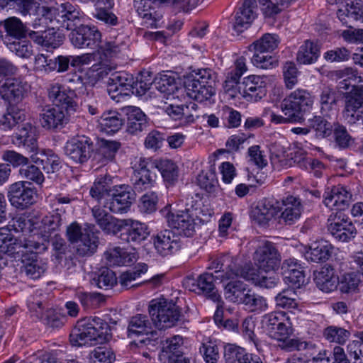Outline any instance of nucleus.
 <instances>
[{"instance_id":"nucleus-52","label":"nucleus","mask_w":363,"mask_h":363,"mask_svg":"<svg viewBox=\"0 0 363 363\" xmlns=\"http://www.w3.org/2000/svg\"><path fill=\"white\" fill-rule=\"evenodd\" d=\"M96 1V6L97 7L96 13H95V17L104 21L106 23L114 26L117 23V18L116 16L112 13H109L108 10L111 9L113 5V0H94Z\"/></svg>"},{"instance_id":"nucleus-37","label":"nucleus","mask_w":363,"mask_h":363,"mask_svg":"<svg viewBox=\"0 0 363 363\" xmlns=\"http://www.w3.org/2000/svg\"><path fill=\"white\" fill-rule=\"evenodd\" d=\"M154 168L157 169L167 185H174L179 178L178 166L169 159H160L152 161Z\"/></svg>"},{"instance_id":"nucleus-4","label":"nucleus","mask_w":363,"mask_h":363,"mask_svg":"<svg viewBox=\"0 0 363 363\" xmlns=\"http://www.w3.org/2000/svg\"><path fill=\"white\" fill-rule=\"evenodd\" d=\"M148 311L153 324L159 330L173 327L181 318L179 306L164 298L152 299L149 303Z\"/></svg>"},{"instance_id":"nucleus-12","label":"nucleus","mask_w":363,"mask_h":363,"mask_svg":"<svg viewBox=\"0 0 363 363\" xmlns=\"http://www.w3.org/2000/svg\"><path fill=\"white\" fill-rule=\"evenodd\" d=\"M149 235L147 225L145 223L130 218L123 219L119 239L123 243L131 246L140 245Z\"/></svg>"},{"instance_id":"nucleus-11","label":"nucleus","mask_w":363,"mask_h":363,"mask_svg":"<svg viewBox=\"0 0 363 363\" xmlns=\"http://www.w3.org/2000/svg\"><path fill=\"white\" fill-rule=\"evenodd\" d=\"M106 206L113 213H127L135 199L131 187L125 184L114 186Z\"/></svg>"},{"instance_id":"nucleus-43","label":"nucleus","mask_w":363,"mask_h":363,"mask_svg":"<svg viewBox=\"0 0 363 363\" xmlns=\"http://www.w3.org/2000/svg\"><path fill=\"white\" fill-rule=\"evenodd\" d=\"M152 323L145 315L138 314L131 318L128 328V335L133 337L140 335L152 333Z\"/></svg>"},{"instance_id":"nucleus-62","label":"nucleus","mask_w":363,"mask_h":363,"mask_svg":"<svg viewBox=\"0 0 363 363\" xmlns=\"http://www.w3.org/2000/svg\"><path fill=\"white\" fill-rule=\"evenodd\" d=\"M116 356L113 351L108 347H97L89 354L91 363H113Z\"/></svg>"},{"instance_id":"nucleus-47","label":"nucleus","mask_w":363,"mask_h":363,"mask_svg":"<svg viewBox=\"0 0 363 363\" xmlns=\"http://www.w3.org/2000/svg\"><path fill=\"white\" fill-rule=\"evenodd\" d=\"M196 104L190 102L188 104L174 105L169 104L164 107V110L172 119L177 121L184 118L187 121H193L194 116L191 113L196 110Z\"/></svg>"},{"instance_id":"nucleus-16","label":"nucleus","mask_w":363,"mask_h":363,"mask_svg":"<svg viewBox=\"0 0 363 363\" xmlns=\"http://www.w3.org/2000/svg\"><path fill=\"white\" fill-rule=\"evenodd\" d=\"M186 0H139L134 1V7L138 14L143 18L152 20V24L162 17V5H177Z\"/></svg>"},{"instance_id":"nucleus-8","label":"nucleus","mask_w":363,"mask_h":363,"mask_svg":"<svg viewBox=\"0 0 363 363\" xmlns=\"http://www.w3.org/2000/svg\"><path fill=\"white\" fill-rule=\"evenodd\" d=\"M253 261L257 266V270L265 273L274 272L280 264V255L275 245L270 241H263L259 243L253 255Z\"/></svg>"},{"instance_id":"nucleus-7","label":"nucleus","mask_w":363,"mask_h":363,"mask_svg":"<svg viewBox=\"0 0 363 363\" xmlns=\"http://www.w3.org/2000/svg\"><path fill=\"white\" fill-rule=\"evenodd\" d=\"M262 328L273 339L285 341L294 333L290 318L284 312L265 314L261 320Z\"/></svg>"},{"instance_id":"nucleus-48","label":"nucleus","mask_w":363,"mask_h":363,"mask_svg":"<svg viewBox=\"0 0 363 363\" xmlns=\"http://www.w3.org/2000/svg\"><path fill=\"white\" fill-rule=\"evenodd\" d=\"M128 47V44L122 38L117 37L114 40L110 39L106 40L104 42L101 41L98 52L106 57H113L125 51Z\"/></svg>"},{"instance_id":"nucleus-56","label":"nucleus","mask_w":363,"mask_h":363,"mask_svg":"<svg viewBox=\"0 0 363 363\" xmlns=\"http://www.w3.org/2000/svg\"><path fill=\"white\" fill-rule=\"evenodd\" d=\"M75 296L84 309L96 308L106 300L104 295L99 293L79 291Z\"/></svg>"},{"instance_id":"nucleus-60","label":"nucleus","mask_w":363,"mask_h":363,"mask_svg":"<svg viewBox=\"0 0 363 363\" xmlns=\"http://www.w3.org/2000/svg\"><path fill=\"white\" fill-rule=\"evenodd\" d=\"M116 283V274L108 269L101 270V273L91 280L92 285H96L98 288L105 290L112 288Z\"/></svg>"},{"instance_id":"nucleus-34","label":"nucleus","mask_w":363,"mask_h":363,"mask_svg":"<svg viewBox=\"0 0 363 363\" xmlns=\"http://www.w3.org/2000/svg\"><path fill=\"white\" fill-rule=\"evenodd\" d=\"M284 210L281 214V219L286 225H293L299 220L302 205L298 198L288 196L282 200Z\"/></svg>"},{"instance_id":"nucleus-39","label":"nucleus","mask_w":363,"mask_h":363,"mask_svg":"<svg viewBox=\"0 0 363 363\" xmlns=\"http://www.w3.org/2000/svg\"><path fill=\"white\" fill-rule=\"evenodd\" d=\"M186 94L200 103L209 100L215 94L212 84L200 82H185Z\"/></svg>"},{"instance_id":"nucleus-9","label":"nucleus","mask_w":363,"mask_h":363,"mask_svg":"<svg viewBox=\"0 0 363 363\" xmlns=\"http://www.w3.org/2000/svg\"><path fill=\"white\" fill-rule=\"evenodd\" d=\"M101 33L94 26L80 25L69 34V39L74 48L84 49H99Z\"/></svg>"},{"instance_id":"nucleus-14","label":"nucleus","mask_w":363,"mask_h":363,"mask_svg":"<svg viewBox=\"0 0 363 363\" xmlns=\"http://www.w3.org/2000/svg\"><path fill=\"white\" fill-rule=\"evenodd\" d=\"M37 193L34 188L26 186L25 182H16L9 186L8 198L11 204L18 209H26L34 204Z\"/></svg>"},{"instance_id":"nucleus-53","label":"nucleus","mask_w":363,"mask_h":363,"mask_svg":"<svg viewBox=\"0 0 363 363\" xmlns=\"http://www.w3.org/2000/svg\"><path fill=\"white\" fill-rule=\"evenodd\" d=\"M7 48L22 58H29L33 55V47L26 38H21L4 43Z\"/></svg>"},{"instance_id":"nucleus-64","label":"nucleus","mask_w":363,"mask_h":363,"mask_svg":"<svg viewBox=\"0 0 363 363\" xmlns=\"http://www.w3.org/2000/svg\"><path fill=\"white\" fill-rule=\"evenodd\" d=\"M247 354L244 348L233 344L227 345L224 350L227 363H242Z\"/></svg>"},{"instance_id":"nucleus-19","label":"nucleus","mask_w":363,"mask_h":363,"mask_svg":"<svg viewBox=\"0 0 363 363\" xmlns=\"http://www.w3.org/2000/svg\"><path fill=\"white\" fill-rule=\"evenodd\" d=\"M351 199L352 194L347 188L337 185L325 191L323 203L330 210L341 213L348 208Z\"/></svg>"},{"instance_id":"nucleus-54","label":"nucleus","mask_w":363,"mask_h":363,"mask_svg":"<svg viewBox=\"0 0 363 363\" xmlns=\"http://www.w3.org/2000/svg\"><path fill=\"white\" fill-rule=\"evenodd\" d=\"M280 40L277 35L266 33L251 45L255 52H271L277 48Z\"/></svg>"},{"instance_id":"nucleus-58","label":"nucleus","mask_w":363,"mask_h":363,"mask_svg":"<svg viewBox=\"0 0 363 363\" xmlns=\"http://www.w3.org/2000/svg\"><path fill=\"white\" fill-rule=\"evenodd\" d=\"M43 7H48V6H40L37 0H15L13 8H16L22 15H33L35 18L33 19V22L38 18H40V15L38 14V9ZM33 23H32V25Z\"/></svg>"},{"instance_id":"nucleus-50","label":"nucleus","mask_w":363,"mask_h":363,"mask_svg":"<svg viewBox=\"0 0 363 363\" xmlns=\"http://www.w3.org/2000/svg\"><path fill=\"white\" fill-rule=\"evenodd\" d=\"M19 176L25 179L26 184H35L42 185L45 181V177L42 171L34 164H30L21 167L18 171Z\"/></svg>"},{"instance_id":"nucleus-3","label":"nucleus","mask_w":363,"mask_h":363,"mask_svg":"<svg viewBox=\"0 0 363 363\" xmlns=\"http://www.w3.org/2000/svg\"><path fill=\"white\" fill-rule=\"evenodd\" d=\"M111 337L110 328L103 319L95 317L87 322L78 321L69 335V341L74 346L87 344H102Z\"/></svg>"},{"instance_id":"nucleus-61","label":"nucleus","mask_w":363,"mask_h":363,"mask_svg":"<svg viewBox=\"0 0 363 363\" xmlns=\"http://www.w3.org/2000/svg\"><path fill=\"white\" fill-rule=\"evenodd\" d=\"M241 303L244 304L247 309L252 312L262 311L267 308L266 299L262 296L252 293L250 290L247 291Z\"/></svg>"},{"instance_id":"nucleus-20","label":"nucleus","mask_w":363,"mask_h":363,"mask_svg":"<svg viewBox=\"0 0 363 363\" xmlns=\"http://www.w3.org/2000/svg\"><path fill=\"white\" fill-rule=\"evenodd\" d=\"M41 295V293L37 292L31 296L28 301V307L30 311H35L37 316L42 319L48 326L52 328H60L62 326L63 322L53 310L48 309L45 313L43 312L45 300L40 297Z\"/></svg>"},{"instance_id":"nucleus-6","label":"nucleus","mask_w":363,"mask_h":363,"mask_svg":"<svg viewBox=\"0 0 363 363\" xmlns=\"http://www.w3.org/2000/svg\"><path fill=\"white\" fill-rule=\"evenodd\" d=\"M314 96L307 89L298 88L291 91L282 101L281 109L294 121H303V115L310 111L314 103Z\"/></svg>"},{"instance_id":"nucleus-10","label":"nucleus","mask_w":363,"mask_h":363,"mask_svg":"<svg viewBox=\"0 0 363 363\" xmlns=\"http://www.w3.org/2000/svg\"><path fill=\"white\" fill-rule=\"evenodd\" d=\"M94 151L91 140L84 135L69 140L65 146V153L76 164H84L91 157Z\"/></svg>"},{"instance_id":"nucleus-59","label":"nucleus","mask_w":363,"mask_h":363,"mask_svg":"<svg viewBox=\"0 0 363 363\" xmlns=\"http://www.w3.org/2000/svg\"><path fill=\"white\" fill-rule=\"evenodd\" d=\"M297 294L293 289H284L275 297L276 305L279 308L294 309L298 306Z\"/></svg>"},{"instance_id":"nucleus-35","label":"nucleus","mask_w":363,"mask_h":363,"mask_svg":"<svg viewBox=\"0 0 363 363\" xmlns=\"http://www.w3.org/2000/svg\"><path fill=\"white\" fill-rule=\"evenodd\" d=\"M127 115V130L131 134H136L145 130L148 126L146 115L140 108L128 106L125 108Z\"/></svg>"},{"instance_id":"nucleus-17","label":"nucleus","mask_w":363,"mask_h":363,"mask_svg":"<svg viewBox=\"0 0 363 363\" xmlns=\"http://www.w3.org/2000/svg\"><path fill=\"white\" fill-rule=\"evenodd\" d=\"M267 80L265 75H250L243 79L240 89L243 98L250 102H257L267 94Z\"/></svg>"},{"instance_id":"nucleus-38","label":"nucleus","mask_w":363,"mask_h":363,"mask_svg":"<svg viewBox=\"0 0 363 363\" xmlns=\"http://www.w3.org/2000/svg\"><path fill=\"white\" fill-rule=\"evenodd\" d=\"M193 286L196 287L194 291L197 290L199 294H204L214 302H218L221 298L216 290L213 274L206 272L199 275Z\"/></svg>"},{"instance_id":"nucleus-57","label":"nucleus","mask_w":363,"mask_h":363,"mask_svg":"<svg viewBox=\"0 0 363 363\" xmlns=\"http://www.w3.org/2000/svg\"><path fill=\"white\" fill-rule=\"evenodd\" d=\"M323 335L330 342L343 345L349 339L350 332L343 328L330 325L324 329Z\"/></svg>"},{"instance_id":"nucleus-51","label":"nucleus","mask_w":363,"mask_h":363,"mask_svg":"<svg viewBox=\"0 0 363 363\" xmlns=\"http://www.w3.org/2000/svg\"><path fill=\"white\" fill-rule=\"evenodd\" d=\"M362 281L358 273L344 274L338 281L340 290L342 294H354L359 291Z\"/></svg>"},{"instance_id":"nucleus-24","label":"nucleus","mask_w":363,"mask_h":363,"mask_svg":"<svg viewBox=\"0 0 363 363\" xmlns=\"http://www.w3.org/2000/svg\"><path fill=\"white\" fill-rule=\"evenodd\" d=\"M328 230L336 240L341 242H348L356 235L354 225L342 213L335 214L334 222L329 225Z\"/></svg>"},{"instance_id":"nucleus-63","label":"nucleus","mask_w":363,"mask_h":363,"mask_svg":"<svg viewBox=\"0 0 363 363\" xmlns=\"http://www.w3.org/2000/svg\"><path fill=\"white\" fill-rule=\"evenodd\" d=\"M61 225V216L58 213L47 216L43 218L41 222V233L44 241H46L50 235L58 230Z\"/></svg>"},{"instance_id":"nucleus-55","label":"nucleus","mask_w":363,"mask_h":363,"mask_svg":"<svg viewBox=\"0 0 363 363\" xmlns=\"http://www.w3.org/2000/svg\"><path fill=\"white\" fill-rule=\"evenodd\" d=\"M339 98L340 95L335 89L330 87L323 89L320 94L322 113H327L336 108Z\"/></svg>"},{"instance_id":"nucleus-21","label":"nucleus","mask_w":363,"mask_h":363,"mask_svg":"<svg viewBox=\"0 0 363 363\" xmlns=\"http://www.w3.org/2000/svg\"><path fill=\"white\" fill-rule=\"evenodd\" d=\"M30 85L21 79L9 78L0 82V94L9 102L19 101L27 94Z\"/></svg>"},{"instance_id":"nucleus-40","label":"nucleus","mask_w":363,"mask_h":363,"mask_svg":"<svg viewBox=\"0 0 363 363\" xmlns=\"http://www.w3.org/2000/svg\"><path fill=\"white\" fill-rule=\"evenodd\" d=\"M277 203L264 199L257 206L254 214L255 220L262 225H267L279 212Z\"/></svg>"},{"instance_id":"nucleus-18","label":"nucleus","mask_w":363,"mask_h":363,"mask_svg":"<svg viewBox=\"0 0 363 363\" xmlns=\"http://www.w3.org/2000/svg\"><path fill=\"white\" fill-rule=\"evenodd\" d=\"M154 163L149 159L140 158L134 171L133 186L138 191H143L152 187L155 182L156 174L152 170Z\"/></svg>"},{"instance_id":"nucleus-1","label":"nucleus","mask_w":363,"mask_h":363,"mask_svg":"<svg viewBox=\"0 0 363 363\" xmlns=\"http://www.w3.org/2000/svg\"><path fill=\"white\" fill-rule=\"evenodd\" d=\"M184 205V210L172 212L167 208L163 213L169 226L179 230L186 237H191L195 232L198 223H203L209 219L213 211L203 204L199 194L188 196L181 201Z\"/></svg>"},{"instance_id":"nucleus-30","label":"nucleus","mask_w":363,"mask_h":363,"mask_svg":"<svg viewBox=\"0 0 363 363\" xmlns=\"http://www.w3.org/2000/svg\"><path fill=\"white\" fill-rule=\"evenodd\" d=\"M240 277L245 280L251 281L255 285L267 289L274 287L279 282L276 276H268L262 270H257L252 266L246 264L240 269Z\"/></svg>"},{"instance_id":"nucleus-29","label":"nucleus","mask_w":363,"mask_h":363,"mask_svg":"<svg viewBox=\"0 0 363 363\" xmlns=\"http://www.w3.org/2000/svg\"><path fill=\"white\" fill-rule=\"evenodd\" d=\"M363 93L353 89L346 96L343 116L348 123L354 124L363 116Z\"/></svg>"},{"instance_id":"nucleus-36","label":"nucleus","mask_w":363,"mask_h":363,"mask_svg":"<svg viewBox=\"0 0 363 363\" xmlns=\"http://www.w3.org/2000/svg\"><path fill=\"white\" fill-rule=\"evenodd\" d=\"M314 281L320 290L329 293L336 289L338 277L335 275L333 269L323 267L319 272L314 273Z\"/></svg>"},{"instance_id":"nucleus-33","label":"nucleus","mask_w":363,"mask_h":363,"mask_svg":"<svg viewBox=\"0 0 363 363\" xmlns=\"http://www.w3.org/2000/svg\"><path fill=\"white\" fill-rule=\"evenodd\" d=\"M132 78L126 73L115 72L111 74L108 80V93L110 97L118 101L125 94L123 91L131 86Z\"/></svg>"},{"instance_id":"nucleus-15","label":"nucleus","mask_w":363,"mask_h":363,"mask_svg":"<svg viewBox=\"0 0 363 363\" xmlns=\"http://www.w3.org/2000/svg\"><path fill=\"white\" fill-rule=\"evenodd\" d=\"M13 143L17 145H23L31 154L30 160L38 164L39 158V148L37 143L36 130L30 123H22L18 125V130L13 135Z\"/></svg>"},{"instance_id":"nucleus-23","label":"nucleus","mask_w":363,"mask_h":363,"mask_svg":"<svg viewBox=\"0 0 363 363\" xmlns=\"http://www.w3.org/2000/svg\"><path fill=\"white\" fill-rule=\"evenodd\" d=\"M70 114L61 110L59 107H48L40 113V123L45 129H60L68 123Z\"/></svg>"},{"instance_id":"nucleus-45","label":"nucleus","mask_w":363,"mask_h":363,"mask_svg":"<svg viewBox=\"0 0 363 363\" xmlns=\"http://www.w3.org/2000/svg\"><path fill=\"white\" fill-rule=\"evenodd\" d=\"M248 291L247 284L243 281L233 279L225 285L224 294L230 301L241 303Z\"/></svg>"},{"instance_id":"nucleus-44","label":"nucleus","mask_w":363,"mask_h":363,"mask_svg":"<svg viewBox=\"0 0 363 363\" xmlns=\"http://www.w3.org/2000/svg\"><path fill=\"white\" fill-rule=\"evenodd\" d=\"M112 184L113 177L111 175H100L95 179L89 194L93 199L100 201L105 196L111 194Z\"/></svg>"},{"instance_id":"nucleus-49","label":"nucleus","mask_w":363,"mask_h":363,"mask_svg":"<svg viewBox=\"0 0 363 363\" xmlns=\"http://www.w3.org/2000/svg\"><path fill=\"white\" fill-rule=\"evenodd\" d=\"M123 123L121 115L115 111L104 113L99 119L101 130L107 133H114L118 131Z\"/></svg>"},{"instance_id":"nucleus-31","label":"nucleus","mask_w":363,"mask_h":363,"mask_svg":"<svg viewBox=\"0 0 363 363\" xmlns=\"http://www.w3.org/2000/svg\"><path fill=\"white\" fill-rule=\"evenodd\" d=\"M337 16L342 23L348 27H351V19L363 21V2L361 0H347L337 10Z\"/></svg>"},{"instance_id":"nucleus-27","label":"nucleus","mask_w":363,"mask_h":363,"mask_svg":"<svg viewBox=\"0 0 363 363\" xmlns=\"http://www.w3.org/2000/svg\"><path fill=\"white\" fill-rule=\"evenodd\" d=\"M213 269L215 273L219 274L217 278H220L222 281L230 280L240 277V269H238L233 257L224 255L212 261L208 267Z\"/></svg>"},{"instance_id":"nucleus-41","label":"nucleus","mask_w":363,"mask_h":363,"mask_svg":"<svg viewBox=\"0 0 363 363\" xmlns=\"http://www.w3.org/2000/svg\"><path fill=\"white\" fill-rule=\"evenodd\" d=\"M333 247L326 240H318L313 243L309 250L306 252L307 260L313 262H325L329 259Z\"/></svg>"},{"instance_id":"nucleus-26","label":"nucleus","mask_w":363,"mask_h":363,"mask_svg":"<svg viewBox=\"0 0 363 363\" xmlns=\"http://www.w3.org/2000/svg\"><path fill=\"white\" fill-rule=\"evenodd\" d=\"M257 1L245 0L242 6L235 13L234 30L242 33L247 29L257 17Z\"/></svg>"},{"instance_id":"nucleus-5","label":"nucleus","mask_w":363,"mask_h":363,"mask_svg":"<svg viewBox=\"0 0 363 363\" xmlns=\"http://www.w3.org/2000/svg\"><path fill=\"white\" fill-rule=\"evenodd\" d=\"M47 245L31 239L18 240L13 237L7 228H0V260L2 255H7L15 259L20 258L26 252H44Z\"/></svg>"},{"instance_id":"nucleus-28","label":"nucleus","mask_w":363,"mask_h":363,"mask_svg":"<svg viewBox=\"0 0 363 363\" xmlns=\"http://www.w3.org/2000/svg\"><path fill=\"white\" fill-rule=\"evenodd\" d=\"M40 252H26L20 256L23 266L21 272L30 279H39L47 269V263L38 259L37 254Z\"/></svg>"},{"instance_id":"nucleus-42","label":"nucleus","mask_w":363,"mask_h":363,"mask_svg":"<svg viewBox=\"0 0 363 363\" xmlns=\"http://www.w3.org/2000/svg\"><path fill=\"white\" fill-rule=\"evenodd\" d=\"M320 56V46L318 43L307 40L300 46L296 54V60L303 65H310L317 61Z\"/></svg>"},{"instance_id":"nucleus-2","label":"nucleus","mask_w":363,"mask_h":363,"mask_svg":"<svg viewBox=\"0 0 363 363\" xmlns=\"http://www.w3.org/2000/svg\"><path fill=\"white\" fill-rule=\"evenodd\" d=\"M38 18L33 22V27L35 29L47 26L48 23L53 24L56 28H64L71 30L77 28L85 18L84 13L75 5L70 3L62 4L57 6L43 7L38 9Z\"/></svg>"},{"instance_id":"nucleus-32","label":"nucleus","mask_w":363,"mask_h":363,"mask_svg":"<svg viewBox=\"0 0 363 363\" xmlns=\"http://www.w3.org/2000/svg\"><path fill=\"white\" fill-rule=\"evenodd\" d=\"M97 233L94 225H86L84 235L77 242V252L79 255L90 256L96 251L99 242Z\"/></svg>"},{"instance_id":"nucleus-22","label":"nucleus","mask_w":363,"mask_h":363,"mask_svg":"<svg viewBox=\"0 0 363 363\" xmlns=\"http://www.w3.org/2000/svg\"><path fill=\"white\" fill-rule=\"evenodd\" d=\"M156 251L162 256L177 252L180 248V238L170 230H164L152 237Z\"/></svg>"},{"instance_id":"nucleus-25","label":"nucleus","mask_w":363,"mask_h":363,"mask_svg":"<svg viewBox=\"0 0 363 363\" xmlns=\"http://www.w3.org/2000/svg\"><path fill=\"white\" fill-rule=\"evenodd\" d=\"M47 27L48 28L44 31H31L29 36L35 43L49 51L60 47L63 42L64 37L56 30L57 28L53 24H51L50 27L48 23ZM40 28L43 27L41 26Z\"/></svg>"},{"instance_id":"nucleus-46","label":"nucleus","mask_w":363,"mask_h":363,"mask_svg":"<svg viewBox=\"0 0 363 363\" xmlns=\"http://www.w3.org/2000/svg\"><path fill=\"white\" fill-rule=\"evenodd\" d=\"M4 26L6 30L4 38V43L26 37V27L19 18L16 17L9 18L5 20Z\"/></svg>"},{"instance_id":"nucleus-13","label":"nucleus","mask_w":363,"mask_h":363,"mask_svg":"<svg viewBox=\"0 0 363 363\" xmlns=\"http://www.w3.org/2000/svg\"><path fill=\"white\" fill-rule=\"evenodd\" d=\"M48 97L53 105L70 115L78 109L77 96L74 91L66 89L59 84H51L48 89Z\"/></svg>"}]
</instances>
